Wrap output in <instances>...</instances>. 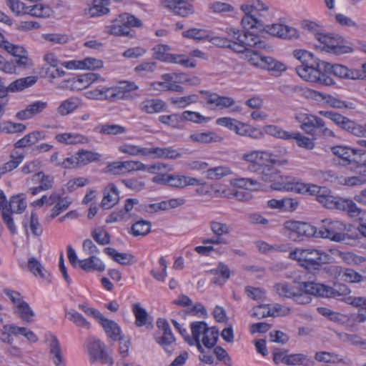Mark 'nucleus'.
<instances>
[{
	"label": "nucleus",
	"instance_id": "obj_56",
	"mask_svg": "<svg viewBox=\"0 0 366 366\" xmlns=\"http://www.w3.org/2000/svg\"><path fill=\"white\" fill-rule=\"evenodd\" d=\"M275 292L281 297L292 298L295 292L293 287L285 283H277L274 286Z\"/></svg>",
	"mask_w": 366,
	"mask_h": 366
},
{
	"label": "nucleus",
	"instance_id": "obj_64",
	"mask_svg": "<svg viewBox=\"0 0 366 366\" xmlns=\"http://www.w3.org/2000/svg\"><path fill=\"white\" fill-rule=\"evenodd\" d=\"M342 279L347 282L356 283L363 280V277L352 269H345L342 272Z\"/></svg>",
	"mask_w": 366,
	"mask_h": 366
},
{
	"label": "nucleus",
	"instance_id": "obj_21",
	"mask_svg": "<svg viewBox=\"0 0 366 366\" xmlns=\"http://www.w3.org/2000/svg\"><path fill=\"white\" fill-rule=\"evenodd\" d=\"M335 209L347 212L351 217H357L360 215L361 209L358 208L356 204L350 199H344L337 197L335 202Z\"/></svg>",
	"mask_w": 366,
	"mask_h": 366
},
{
	"label": "nucleus",
	"instance_id": "obj_29",
	"mask_svg": "<svg viewBox=\"0 0 366 366\" xmlns=\"http://www.w3.org/2000/svg\"><path fill=\"white\" fill-rule=\"evenodd\" d=\"M190 139L194 142L202 144H209L212 142H222L223 137L217 135L214 132H201L192 134L189 137Z\"/></svg>",
	"mask_w": 366,
	"mask_h": 366
},
{
	"label": "nucleus",
	"instance_id": "obj_15",
	"mask_svg": "<svg viewBox=\"0 0 366 366\" xmlns=\"http://www.w3.org/2000/svg\"><path fill=\"white\" fill-rule=\"evenodd\" d=\"M164 4L165 7L182 17L192 14L194 11V6L186 0H164Z\"/></svg>",
	"mask_w": 366,
	"mask_h": 366
},
{
	"label": "nucleus",
	"instance_id": "obj_2",
	"mask_svg": "<svg viewBox=\"0 0 366 366\" xmlns=\"http://www.w3.org/2000/svg\"><path fill=\"white\" fill-rule=\"evenodd\" d=\"M282 156L267 152L253 151L243 155V159L248 165V171L257 173L264 182L275 181L277 169L275 165H284L287 163V149L281 151Z\"/></svg>",
	"mask_w": 366,
	"mask_h": 366
},
{
	"label": "nucleus",
	"instance_id": "obj_58",
	"mask_svg": "<svg viewBox=\"0 0 366 366\" xmlns=\"http://www.w3.org/2000/svg\"><path fill=\"white\" fill-rule=\"evenodd\" d=\"M320 114L330 119L340 128L342 127L343 124L348 119L347 117L333 111H320Z\"/></svg>",
	"mask_w": 366,
	"mask_h": 366
},
{
	"label": "nucleus",
	"instance_id": "obj_8",
	"mask_svg": "<svg viewBox=\"0 0 366 366\" xmlns=\"http://www.w3.org/2000/svg\"><path fill=\"white\" fill-rule=\"evenodd\" d=\"M251 29H259L273 36L284 39H297L300 36L296 28L290 24H251Z\"/></svg>",
	"mask_w": 366,
	"mask_h": 366
},
{
	"label": "nucleus",
	"instance_id": "obj_25",
	"mask_svg": "<svg viewBox=\"0 0 366 366\" xmlns=\"http://www.w3.org/2000/svg\"><path fill=\"white\" fill-rule=\"evenodd\" d=\"M142 24H111L106 27V31L116 36L133 37L131 26L138 27Z\"/></svg>",
	"mask_w": 366,
	"mask_h": 366
},
{
	"label": "nucleus",
	"instance_id": "obj_51",
	"mask_svg": "<svg viewBox=\"0 0 366 366\" xmlns=\"http://www.w3.org/2000/svg\"><path fill=\"white\" fill-rule=\"evenodd\" d=\"M1 47L4 48L7 52L17 58L28 55L27 51L24 47L12 44L7 41H3L1 44Z\"/></svg>",
	"mask_w": 366,
	"mask_h": 366
},
{
	"label": "nucleus",
	"instance_id": "obj_11",
	"mask_svg": "<svg viewBox=\"0 0 366 366\" xmlns=\"http://www.w3.org/2000/svg\"><path fill=\"white\" fill-rule=\"evenodd\" d=\"M295 118L300 124V128L309 134H312L315 129L325 126L323 119L312 114L300 113Z\"/></svg>",
	"mask_w": 366,
	"mask_h": 366
},
{
	"label": "nucleus",
	"instance_id": "obj_47",
	"mask_svg": "<svg viewBox=\"0 0 366 366\" xmlns=\"http://www.w3.org/2000/svg\"><path fill=\"white\" fill-rule=\"evenodd\" d=\"M72 201L70 197H60L56 204L51 209V218L54 219L59 216L61 212L68 209Z\"/></svg>",
	"mask_w": 366,
	"mask_h": 366
},
{
	"label": "nucleus",
	"instance_id": "obj_23",
	"mask_svg": "<svg viewBox=\"0 0 366 366\" xmlns=\"http://www.w3.org/2000/svg\"><path fill=\"white\" fill-rule=\"evenodd\" d=\"M109 2L105 0H93L92 5L84 9V13L89 17H97L109 13Z\"/></svg>",
	"mask_w": 366,
	"mask_h": 366
},
{
	"label": "nucleus",
	"instance_id": "obj_43",
	"mask_svg": "<svg viewBox=\"0 0 366 366\" xmlns=\"http://www.w3.org/2000/svg\"><path fill=\"white\" fill-rule=\"evenodd\" d=\"M207 103L210 104H215L217 107L222 108H228L234 104V100L228 97H222L216 94H209L207 97Z\"/></svg>",
	"mask_w": 366,
	"mask_h": 366
},
{
	"label": "nucleus",
	"instance_id": "obj_63",
	"mask_svg": "<svg viewBox=\"0 0 366 366\" xmlns=\"http://www.w3.org/2000/svg\"><path fill=\"white\" fill-rule=\"evenodd\" d=\"M78 64L80 69L91 70L99 69L103 66L102 61L92 57L86 58L84 60L80 61Z\"/></svg>",
	"mask_w": 366,
	"mask_h": 366
},
{
	"label": "nucleus",
	"instance_id": "obj_7",
	"mask_svg": "<svg viewBox=\"0 0 366 366\" xmlns=\"http://www.w3.org/2000/svg\"><path fill=\"white\" fill-rule=\"evenodd\" d=\"M85 349L91 363L99 362L109 366L113 365L114 360L101 340L89 337L85 342Z\"/></svg>",
	"mask_w": 366,
	"mask_h": 366
},
{
	"label": "nucleus",
	"instance_id": "obj_24",
	"mask_svg": "<svg viewBox=\"0 0 366 366\" xmlns=\"http://www.w3.org/2000/svg\"><path fill=\"white\" fill-rule=\"evenodd\" d=\"M79 266L85 272L92 271L103 272L105 270V264L96 256H89L88 258L79 260Z\"/></svg>",
	"mask_w": 366,
	"mask_h": 366
},
{
	"label": "nucleus",
	"instance_id": "obj_50",
	"mask_svg": "<svg viewBox=\"0 0 366 366\" xmlns=\"http://www.w3.org/2000/svg\"><path fill=\"white\" fill-rule=\"evenodd\" d=\"M208 327L207 324L204 321L192 322L190 328L192 340H199L201 335H204L207 332Z\"/></svg>",
	"mask_w": 366,
	"mask_h": 366
},
{
	"label": "nucleus",
	"instance_id": "obj_22",
	"mask_svg": "<svg viewBox=\"0 0 366 366\" xmlns=\"http://www.w3.org/2000/svg\"><path fill=\"white\" fill-rule=\"evenodd\" d=\"M122 165L124 167L125 172L142 170L154 173L156 170H160L162 168L165 167L163 164L148 166L138 161H125Z\"/></svg>",
	"mask_w": 366,
	"mask_h": 366
},
{
	"label": "nucleus",
	"instance_id": "obj_34",
	"mask_svg": "<svg viewBox=\"0 0 366 366\" xmlns=\"http://www.w3.org/2000/svg\"><path fill=\"white\" fill-rule=\"evenodd\" d=\"M31 181L34 183H39V188L46 191L53 187L54 178L51 175L45 174L43 172H39L31 177Z\"/></svg>",
	"mask_w": 366,
	"mask_h": 366
},
{
	"label": "nucleus",
	"instance_id": "obj_30",
	"mask_svg": "<svg viewBox=\"0 0 366 366\" xmlns=\"http://www.w3.org/2000/svg\"><path fill=\"white\" fill-rule=\"evenodd\" d=\"M132 311L136 318L135 324L137 327L147 326L148 327V326H152L149 315L139 304H134L132 307Z\"/></svg>",
	"mask_w": 366,
	"mask_h": 366
},
{
	"label": "nucleus",
	"instance_id": "obj_53",
	"mask_svg": "<svg viewBox=\"0 0 366 366\" xmlns=\"http://www.w3.org/2000/svg\"><path fill=\"white\" fill-rule=\"evenodd\" d=\"M182 122L184 120L200 124L203 122H207L211 119L210 117H204L198 112L192 111H185L181 114Z\"/></svg>",
	"mask_w": 366,
	"mask_h": 366
},
{
	"label": "nucleus",
	"instance_id": "obj_48",
	"mask_svg": "<svg viewBox=\"0 0 366 366\" xmlns=\"http://www.w3.org/2000/svg\"><path fill=\"white\" fill-rule=\"evenodd\" d=\"M52 11L48 6L42 4H35L32 6H29L27 14L35 17L45 18L49 17Z\"/></svg>",
	"mask_w": 366,
	"mask_h": 366
},
{
	"label": "nucleus",
	"instance_id": "obj_54",
	"mask_svg": "<svg viewBox=\"0 0 366 366\" xmlns=\"http://www.w3.org/2000/svg\"><path fill=\"white\" fill-rule=\"evenodd\" d=\"M159 121L174 128H180L182 123L181 114H172L170 115H162L159 117Z\"/></svg>",
	"mask_w": 366,
	"mask_h": 366
},
{
	"label": "nucleus",
	"instance_id": "obj_20",
	"mask_svg": "<svg viewBox=\"0 0 366 366\" xmlns=\"http://www.w3.org/2000/svg\"><path fill=\"white\" fill-rule=\"evenodd\" d=\"M166 103L159 99H147L139 104V109L142 112L152 114L159 113L164 110Z\"/></svg>",
	"mask_w": 366,
	"mask_h": 366
},
{
	"label": "nucleus",
	"instance_id": "obj_9",
	"mask_svg": "<svg viewBox=\"0 0 366 366\" xmlns=\"http://www.w3.org/2000/svg\"><path fill=\"white\" fill-rule=\"evenodd\" d=\"M284 227L289 232V238L293 241H301L303 237H316L317 228L307 222L289 220L284 223Z\"/></svg>",
	"mask_w": 366,
	"mask_h": 366
},
{
	"label": "nucleus",
	"instance_id": "obj_4",
	"mask_svg": "<svg viewBox=\"0 0 366 366\" xmlns=\"http://www.w3.org/2000/svg\"><path fill=\"white\" fill-rule=\"evenodd\" d=\"M303 29L323 44L328 49L329 52L341 55L353 51V49L346 44L345 41L341 36L320 32L319 24H304Z\"/></svg>",
	"mask_w": 366,
	"mask_h": 366
},
{
	"label": "nucleus",
	"instance_id": "obj_16",
	"mask_svg": "<svg viewBox=\"0 0 366 366\" xmlns=\"http://www.w3.org/2000/svg\"><path fill=\"white\" fill-rule=\"evenodd\" d=\"M355 149L342 146H335L332 148V152L337 159L334 162H337L339 164L346 166L353 162V157Z\"/></svg>",
	"mask_w": 366,
	"mask_h": 366
},
{
	"label": "nucleus",
	"instance_id": "obj_59",
	"mask_svg": "<svg viewBox=\"0 0 366 366\" xmlns=\"http://www.w3.org/2000/svg\"><path fill=\"white\" fill-rule=\"evenodd\" d=\"M69 320L74 323L77 327L89 330L91 327L90 323L82 316L81 314L71 310L68 312Z\"/></svg>",
	"mask_w": 366,
	"mask_h": 366
},
{
	"label": "nucleus",
	"instance_id": "obj_55",
	"mask_svg": "<svg viewBox=\"0 0 366 366\" xmlns=\"http://www.w3.org/2000/svg\"><path fill=\"white\" fill-rule=\"evenodd\" d=\"M182 35L187 38L202 40L208 38L209 33L206 29L193 28L184 31Z\"/></svg>",
	"mask_w": 366,
	"mask_h": 366
},
{
	"label": "nucleus",
	"instance_id": "obj_37",
	"mask_svg": "<svg viewBox=\"0 0 366 366\" xmlns=\"http://www.w3.org/2000/svg\"><path fill=\"white\" fill-rule=\"evenodd\" d=\"M263 62L262 69L272 72H282L287 69L286 66L281 61L274 59L273 57L264 56L262 59Z\"/></svg>",
	"mask_w": 366,
	"mask_h": 366
},
{
	"label": "nucleus",
	"instance_id": "obj_57",
	"mask_svg": "<svg viewBox=\"0 0 366 366\" xmlns=\"http://www.w3.org/2000/svg\"><path fill=\"white\" fill-rule=\"evenodd\" d=\"M93 239L101 245H106L110 243V235L102 228H97L92 232Z\"/></svg>",
	"mask_w": 366,
	"mask_h": 366
},
{
	"label": "nucleus",
	"instance_id": "obj_10",
	"mask_svg": "<svg viewBox=\"0 0 366 366\" xmlns=\"http://www.w3.org/2000/svg\"><path fill=\"white\" fill-rule=\"evenodd\" d=\"M157 326L158 329L162 332L161 337H156L157 342L164 347L167 352L171 354L173 349L169 350L168 347H171L172 345L174 343L175 337L167 320L163 318H159L157 321Z\"/></svg>",
	"mask_w": 366,
	"mask_h": 366
},
{
	"label": "nucleus",
	"instance_id": "obj_27",
	"mask_svg": "<svg viewBox=\"0 0 366 366\" xmlns=\"http://www.w3.org/2000/svg\"><path fill=\"white\" fill-rule=\"evenodd\" d=\"M242 11L244 13V16L242 19L240 23H262L263 20L260 19L263 14L249 4L241 6Z\"/></svg>",
	"mask_w": 366,
	"mask_h": 366
},
{
	"label": "nucleus",
	"instance_id": "obj_28",
	"mask_svg": "<svg viewBox=\"0 0 366 366\" xmlns=\"http://www.w3.org/2000/svg\"><path fill=\"white\" fill-rule=\"evenodd\" d=\"M242 11L244 13V16L242 19L240 23H262L263 20L260 19L263 14L249 4L241 6Z\"/></svg>",
	"mask_w": 366,
	"mask_h": 366
},
{
	"label": "nucleus",
	"instance_id": "obj_45",
	"mask_svg": "<svg viewBox=\"0 0 366 366\" xmlns=\"http://www.w3.org/2000/svg\"><path fill=\"white\" fill-rule=\"evenodd\" d=\"M119 151L132 156H147L149 155L150 149L142 148L132 144H123L119 147Z\"/></svg>",
	"mask_w": 366,
	"mask_h": 366
},
{
	"label": "nucleus",
	"instance_id": "obj_31",
	"mask_svg": "<svg viewBox=\"0 0 366 366\" xmlns=\"http://www.w3.org/2000/svg\"><path fill=\"white\" fill-rule=\"evenodd\" d=\"M36 81L37 77L34 76L21 78L11 82L8 86V89L10 90V92H21L24 89L33 86Z\"/></svg>",
	"mask_w": 366,
	"mask_h": 366
},
{
	"label": "nucleus",
	"instance_id": "obj_35",
	"mask_svg": "<svg viewBox=\"0 0 366 366\" xmlns=\"http://www.w3.org/2000/svg\"><path fill=\"white\" fill-rule=\"evenodd\" d=\"M149 154H154L155 156V157H157V158H166V159H178L182 157V154L180 152H179L177 150L174 149L171 147L151 148Z\"/></svg>",
	"mask_w": 366,
	"mask_h": 366
},
{
	"label": "nucleus",
	"instance_id": "obj_40",
	"mask_svg": "<svg viewBox=\"0 0 366 366\" xmlns=\"http://www.w3.org/2000/svg\"><path fill=\"white\" fill-rule=\"evenodd\" d=\"M28 269L35 276L39 275L41 279L48 280L49 274L35 257H30L28 260Z\"/></svg>",
	"mask_w": 366,
	"mask_h": 366
},
{
	"label": "nucleus",
	"instance_id": "obj_42",
	"mask_svg": "<svg viewBox=\"0 0 366 366\" xmlns=\"http://www.w3.org/2000/svg\"><path fill=\"white\" fill-rule=\"evenodd\" d=\"M55 139L59 143L72 144L83 143L86 138L79 134L63 133L56 134Z\"/></svg>",
	"mask_w": 366,
	"mask_h": 366
},
{
	"label": "nucleus",
	"instance_id": "obj_14",
	"mask_svg": "<svg viewBox=\"0 0 366 366\" xmlns=\"http://www.w3.org/2000/svg\"><path fill=\"white\" fill-rule=\"evenodd\" d=\"M49 350L50 358L55 366H66L65 358L60 343L57 337L54 335H49Z\"/></svg>",
	"mask_w": 366,
	"mask_h": 366
},
{
	"label": "nucleus",
	"instance_id": "obj_61",
	"mask_svg": "<svg viewBox=\"0 0 366 366\" xmlns=\"http://www.w3.org/2000/svg\"><path fill=\"white\" fill-rule=\"evenodd\" d=\"M7 5L11 11L16 16L26 14L29 6L19 0H7Z\"/></svg>",
	"mask_w": 366,
	"mask_h": 366
},
{
	"label": "nucleus",
	"instance_id": "obj_38",
	"mask_svg": "<svg viewBox=\"0 0 366 366\" xmlns=\"http://www.w3.org/2000/svg\"><path fill=\"white\" fill-rule=\"evenodd\" d=\"M26 207V203L21 195L13 196L7 204L6 211L9 213L19 214L24 211Z\"/></svg>",
	"mask_w": 366,
	"mask_h": 366
},
{
	"label": "nucleus",
	"instance_id": "obj_13",
	"mask_svg": "<svg viewBox=\"0 0 366 366\" xmlns=\"http://www.w3.org/2000/svg\"><path fill=\"white\" fill-rule=\"evenodd\" d=\"M92 93L94 94L97 99H106L110 102L127 99L126 92L123 91L122 86L97 89Z\"/></svg>",
	"mask_w": 366,
	"mask_h": 366
},
{
	"label": "nucleus",
	"instance_id": "obj_60",
	"mask_svg": "<svg viewBox=\"0 0 366 366\" xmlns=\"http://www.w3.org/2000/svg\"><path fill=\"white\" fill-rule=\"evenodd\" d=\"M11 159L10 161L4 164V165L0 168V174L12 171L14 169L16 168L22 162L24 157L23 154L14 156L11 154Z\"/></svg>",
	"mask_w": 366,
	"mask_h": 366
},
{
	"label": "nucleus",
	"instance_id": "obj_19",
	"mask_svg": "<svg viewBox=\"0 0 366 366\" xmlns=\"http://www.w3.org/2000/svg\"><path fill=\"white\" fill-rule=\"evenodd\" d=\"M119 192L114 184H109L104 191L101 207L108 209L114 207L119 201Z\"/></svg>",
	"mask_w": 366,
	"mask_h": 366
},
{
	"label": "nucleus",
	"instance_id": "obj_6",
	"mask_svg": "<svg viewBox=\"0 0 366 366\" xmlns=\"http://www.w3.org/2000/svg\"><path fill=\"white\" fill-rule=\"evenodd\" d=\"M321 226L317 229L316 237L329 239L335 242H341L346 239V225L342 222L325 219L321 221Z\"/></svg>",
	"mask_w": 366,
	"mask_h": 366
},
{
	"label": "nucleus",
	"instance_id": "obj_33",
	"mask_svg": "<svg viewBox=\"0 0 366 366\" xmlns=\"http://www.w3.org/2000/svg\"><path fill=\"white\" fill-rule=\"evenodd\" d=\"M152 223L145 219L135 222L131 227L129 234L134 237H144L151 232Z\"/></svg>",
	"mask_w": 366,
	"mask_h": 366
},
{
	"label": "nucleus",
	"instance_id": "obj_1",
	"mask_svg": "<svg viewBox=\"0 0 366 366\" xmlns=\"http://www.w3.org/2000/svg\"><path fill=\"white\" fill-rule=\"evenodd\" d=\"M294 56L301 62L296 67L297 74L307 81L330 86L334 84L333 79L326 73L332 74L340 78H346L347 67L342 64H331L326 61H320L314 55L302 49L293 51Z\"/></svg>",
	"mask_w": 366,
	"mask_h": 366
},
{
	"label": "nucleus",
	"instance_id": "obj_39",
	"mask_svg": "<svg viewBox=\"0 0 366 366\" xmlns=\"http://www.w3.org/2000/svg\"><path fill=\"white\" fill-rule=\"evenodd\" d=\"M23 225L26 229L29 225L32 234L35 237H39L43 233V227L40 224L39 217L35 212H31L29 222H24Z\"/></svg>",
	"mask_w": 366,
	"mask_h": 366
},
{
	"label": "nucleus",
	"instance_id": "obj_52",
	"mask_svg": "<svg viewBox=\"0 0 366 366\" xmlns=\"http://www.w3.org/2000/svg\"><path fill=\"white\" fill-rule=\"evenodd\" d=\"M17 311L16 313L19 315V317L23 320L28 322L32 320V317L34 315V312L30 308L28 303L26 302H19L17 305Z\"/></svg>",
	"mask_w": 366,
	"mask_h": 366
},
{
	"label": "nucleus",
	"instance_id": "obj_41",
	"mask_svg": "<svg viewBox=\"0 0 366 366\" xmlns=\"http://www.w3.org/2000/svg\"><path fill=\"white\" fill-rule=\"evenodd\" d=\"M209 228L213 234L219 239H224L222 235L229 234L232 231L230 225L218 221L209 222Z\"/></svg>",
	"mask_w": 366,
	"mask_h": 366
},
{
	"label": "nucleus",
	"instance_id": "obj_44",
	"mask_svg": "<svg viewBox=\"0 0 366 366\" xmlns=\"http://www.w3.org/2000/svg\"><path fill=\"white\" fill-rule=\"evenodd\" d=\"M79 166H84L99 160L100 155L92 151L81 149L76 153Z\"/></svg>",
	"mask_w": 366,
	"mask_h": 366
},
{
	"label": "nucleus",
	"instance_id": "obj_36",
	"mask_svg": "<svg viewBox=\"0 0 366 366\" xmlns=\"http://www.w3.org/2000/svg\"><path fill=\"white\" fill-rule=\"evenodd\" d=\"M80 105V101L76 97H71L63 101L57 108L58 113L61 116L68 115Z\"/></svg>",
	"mask_w": 366,
	"mask_h": 366
},
{
	"label": "nucleus",
	"instance_id": "obj_46",
	"mask_svg": "<svg viewBox=\"0 0 366 366\" xmlns=\"http://www.w3.org/2000/svg\"><path fill=\"white\" fill-rule=\"evenodd\" d=\"M219 338V330L215 327H208L207 332L203 335L202 343L209 348H212L217 342Z\"/></svg>",
	"mask_w": 366,
	"mask_h": 366
},
{
	"label": "nucleus",
	"instance_id": "obj_32",
	"mask_svg": "<svg viewBox=\"0 0 366 366\" xmlns=\"http://www.w3.org/2000/svg\"><path fill=\"white\" fill-rule=\"evenodd\" d=\"M94 132L104 135H119L127 132V129L119 124H103L97 125Z\"/></svg>",
	"mask_w": 366,
	"mask_h": 366
},
{
	"label": "nucleus",
	"instance_id": "obj_18",
	"mask_svg": "<svg viewBox=\"0 0 366 366\" xmlns=\"http://www.w3.org/2000/svg\"><path fill=\"white\" fill-rule=\"evenodd\" d=\"M105 333L112 340L117 341L122 340V330L119 325L114 320H109L104 317L99 322Z\"/></svg>",
	"mask_w": 366,
	"mask_h": 366
},
{
	"label": "nucleus",
	"instance_id": "obj_5",
	"mask_svg": "<svg viewBox=\"0 0 366 366\" xmlns=\"http://www.w3.org/2000/svg\"><path fill=\"white\" fill-rule=\"evenodd\" d=\"M327 255L325 252L315 249L295 248L289 254V258L297 261L300 264L307 269H318L326 262Z\"/></svg>",
	"mask_w": 366,
	"mask_h": 366
},
{
	"label": "nucleus",
	"instance_id": "obj_49",
	"mask_svg": "<svg viewBox=\"0 0 366 366\" xmlns=\"http://www.w3.org/2000/svg\"><path fill=\"white\" fill-rule=\"evenodd\" d=\"M291 140H295L298 147L310 150L315 147V142L300 132H292Z\"/></svg>",
	"mask_w": 366,
	"mask_h": 366
},
{
	"label": "nucleus",
	"instance_id": "obj_17",
	"mask_svg": "<svg viewBox=\"0 0 366 366\" xmlns=\"http://www.w3.org/2000/svg\"><path fill=\"white\" fill-rule=\"evenodd\" d=\"M47 102L38 101L28 105L24 110L16 113L19 120H27L42 112L47 107Z\"/></svg>",
	"mask_w": 366,
	"mask_h": 366
},
{
	"label": "nucleus",
	"instance_id": "obj_3",
	"mask_svg": "<svg viewBox=\"0 0 366 366\" xmlns=\"http://www.w3.org/2000/svg\"><path fill=\"white\" fill-rule=\"evenodd\" d=\"M334 287L314 282L300 283V290L295 291L292 299L298 304H308L311 302L310 295L326 298H337L343 295Z\"/></svg>",
	"mask_w": 366,
	"mask_h": 366
},
{
	"label": "nucleus",
	"instance_id": "obj_12",
	"mask_svg": "<svg viewBox=\"0 0 366 366\" xmlns=\"http://www.w3.org/2000/svg\"><path fill=\"white\" fill-rule=\"evenodd\" d=\"M228 36L237 41L241 42L247 48L255 46L258 42V37L252 31H246L232 26L226 29Z\"/></svg>",
	"mask_w": 366,
	"mask_h": 366
},
{
	"label": "nucleus",
	"instance_id": "obj_62",
	"mask_svg": "<svg viewBox=\"0 0 366 366\" xmlns=\"http://www.w3.org/2000/svg\"><path fill=\"white\" fill-rule=\"evenodd\" d=\"M252 316L258 319H262L266 317H274V312H272L267 305H260L253 307Z\"/></svg>",
	"mask_w": 366,
	"mask_h": 366
},
{
	"label": "nucleus",
	"instance_id": "obj_26",
	"mask_svg": "<svg viewBox=\"0 0 366 366\" xmlns=\"http://www.w3.org/2000/svg\"><path fill=\"white\" fill-rule=\"evenodd\" d=\"M104 252L114 261L122 265L131 264L134 261V257L130 253L118 252L114 248L106 247Z\"/></svg>",
	"mask_w": 366,
	"mask_h": 366
}]
</instances>
